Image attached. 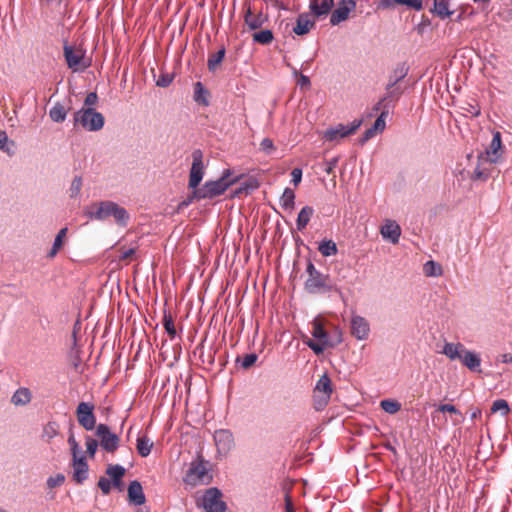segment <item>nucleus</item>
I'll return each mask as SVG.
<instances>
[{
    "mask_svg": "<svg viewBox=\"0 0 512 512\" xmlns=\"http://www.w3.org/2000/svg\"><path fill=\"white\" fill-rule=\"evenodd\" d=\"M81 188H82V178L81 177H78L76 176L73 180H72V183H71V186H70V196L72 198L78 196V194L80 193L81 191Z\"/></svg>",
    "mask_w": 512,
    "mask_h": 512,
    "instance_id": "46",
    "label": "nucleus"
},
{
    "mask_svg": "<svg viewBox=\"0 0 512 512\" xmlns=\"http://www.w3.org/2000/svg\"><path fill=\"white\" fill-rule=\"evenodd\" d=\"M213 479L212 464L206 460L200 452L190 462L189 468L184 476V482L192 487L208 485Z\"/></svg>",
    "mask_w": 512,
    "mask_h": 512,
    "instance_id": "1",
    "label": "nucleus"
},
{
    "mask_svg": "<svg viewBox=\"0 0 512 512\" xmlns=\"http://www.w3.org/2000/svg\"><path fill=\"white\" fill-rule=\"evenodd\" d=\"M252 39L258 44L269 45L274 40V35L269 29H259L252 34Z\"/></svg>",
    "mask_w": 512,
    "mask_h": 512,
    "instance_id": "28",
    "label": "nucleus"
},
{
    "mask_svg": "<svg viewBox=\"0 0 512 512\" xmlns=\"http://www.w3.org/2000/svg\"><path fill=\"white\" fill-rule=\"evenodd\" d=\"M510 411L508 402L504 399H498L493 402L491 406V412L496 413L500 412L502 415H507Z\"/></svg>",
    "mask_w": 512,
    "mask_h": 512,
    "instance_id": "41",
    "label": "nucleus"
},
{
    "mask_svg": "<svg viewBox=\"0 0 512 512\" xmlns=\"http://www.w3.org/2000/svg\"><path fill=\"white\" fill-rule=\"evenodd\" d=\"M244 26L249 31H256L263 27L268 21V17L262 11H253L250 5L245 7L244 12Z\"/></svg>",
    "mask_w": 512,
    "mask_h": 512,
    "instance_id": "14",
    "label": "nucleus"
},
{
    "mask_svg": "<svg viewBox=\"0 0 512 512\" xmlns=\"http://www.w3.org/2000/svg\"><path fill=\"white\" fill-rule=\"evenodd\" d=\"M306 272L308 277L304 283V288L308 293L318 294L331 290L329 275L323 274L317 270L312 262H308Z\"/></svg>",
    "mask_w": 512,
    "mask_h": 512,
    "instance_id": "5",
    "label": "nucleus"
},
{
    "mask_svg": "<svg viewBox=\"0 0 512 512\" xmlns=\"http://www.w3.org/2000/svg\"><path fill=\"white\" fill-rule=\"evenodd\" d=\"M125 468L122 465H108L106 469V474L109 476V479L112 481L113 486L119 487L121 485V480L125 475Z\"/></svg>",
    "mask_w": 512,
    "mask_h": 512,
    "instance_id": "25",
    "label": "nucleus"
},
{
    "mask_svg": "<svg viewBox=\"0 0 512 512\" xmlns=\"http://www.w3.org/2000/svg\"><path fill=\"white\" fill-rule=\"evenodd\" d=\"M56 437H59V424L54 421L48 422L43 428L42 438L50 444Z\"/></svg>",
    "mask_w": 512,
    "mask_h": 512,
    "instance_id": "30",
    "label": "nucleus"
},
{
    "mask_svg": "<svg viewBox=\"0 0 512 512\" xmlns=\"http://www.w3.org/2000/svg\"><path fill=\"white\" fill-rule=\"evenodd\" d=\"M96 436L100 440L102 448H117L119 437L113 433L106 424H99L96 427Z\"/></svg>",
    "mask_w": 512,
    "mask_h": 512,
    "instance_id": "15",
    "label": "nucleus"
},
{
    "mask_svg": "<svg viewBox=\"0 0 512 512\" xmlns=\"http://www.w3.org/2000/svg\"><path fill=\"white\" fill-rule=\"evenodd\" d=\"M501 146H502L501 134H500V132L497 131L493 134V138L490 143V151L493 154H496L498 152V150L501 148Z\"/></svg>",
    "mask_w": 512,
    "mask_h": 512,
    "instance_id": "47",
    "label": "nucleus"
},
{
    "mask_svg": "<svg viewBox=\"0 0 512 512\" xmlns=\"http://www.w3.org/2000/svg\"><path fill=\"white\" fill-rule=\"evenodd\" d=\"M75 125H81L87 131H99L104 126V116L93 108H82L74 115Z\"/></svg>",
    "mask_w": 512,
    "mask_h": 512,
    "instance_id": "6",
    "label": "nucleus"
},
{
    "mask_svg": "<svg viewBox=\"0 0 512 512\" xmlns=\"http://www.w3.org/2000/svg\"><path fill=\"white\" fill-rule=\"evenodd\" d=\"M163 326L170 338L173 339L176 336V328L174 325L173 317L170 313H164Z\"/></svg>",
    "mask_w": 512,
    "mask_h": 512,
    "instance_id": "39",
    "label": "nucleus"
},
{
    "mask_svg": "<svg viewBox=\"0 0 512 512\" xmlns=\"http://www.w3.org/2000/svg\"><path fill=\"white\" fill-rule=\"evenodd\" d=\"M226 54L225 47H221L217 52L211 53L207 60V67L210 72H215L220 67Z\"/></svg>",
    "mask_w": 512,
    "mask_h": 512,
    "instance_id": "26",
    "label": "nucleus"
},
{
    "mask_svg": "<svg viewBox=\"0 0 512 512\" xmlns=\"http://www.w3.org/2000/svg\"><path fill=\"white\" fill-rule=\"evenodd\" d=\"M64 481H65V476L61 473H58L54 476H50L47 479V486L52 489V488L61 486L64 483Z\"/></svg>",
    "mask_w": 512,
    "mask_h": 512,
    "instance_id": "45",
    "label": "nucleus"
},
{
    "mask_svg": "<svg viewBox=\"0 0 512 512\" xmlns=\"http://www.w3.org/2000/svg\"><path fill=\"white\" fill-rule=\"evenodd\" d=\"M258 188V183L256 180H250L248 182L242 183L234 192L236 196H240L241 194H248L250 191Z\"/></svg>",
    "mask_w": 512,
    "mask_h": 512,
    "instance_id": "40",
    "label": "nucleus"
},
{
    "mask_svg": "<svg viewBox=\"0 0 512 512\" xmlns=\"http://www.w3.org/2000/svg\"><path fill=\"white\" fill-rule=\"evenodd\" d=\"M98 443L95 439H90L86 442V448H97Z\"/></svg>",
    "mask_w": 512,
    "mask_h": 512,
    "instance_id": "62",
    "label": "nucleus"
},
{
    "mask_svg": "<svg viewBox=\"0 0 512 512\" xmlns=\"http://www.w3.org/2000/svg\"><path fill=\"white\" fill-rule=\"evenodd\" d=\"M438 411L439 412H448V413H454V414H458L459 411L458 409L454 406V405H451V404H442L438 407Z\"/></svg>",
    "mask_w": 512,
    "mask_h": 512,
    "instance_id": "54",
    "label": "nucleus"
},
{
    "mask_svg": "<svg viewBox=\"0 0 512 512\" xmlns=\"http://www.w3.org/2000/svg\"><path fill=\"white\" fill-rule=\"evenodd\" d=\"M497 361H500L502 363H512V354L511 353H504L498 356Z\"/></svg>",
    "mask_w": 512,
    "mask_h": 512,
    "instance_id": "59",
    "label": "nucleus"
},
{
    "mask_svg": "<svg viewBox=\"0 0 512 512\" xmlns=\"http://www.w3.org/2000/svg\"><path fill=\"white\" fill-rule=\"evenodd\" d=\"M305 343L317 355L322 354L327 347H331L330 345L324 344L323 341H319V340L314 341V340L309 339Z\"/></svg>",
    "mask_w": 512,
    "mask_h": 512,
    "instance_id": "43",
    "label": "nucleus"
},
{
    "mask_svg": "<svg viewBox=\"0 0 512 512\" xmlns=\"http://www.w3.org/2000/svg\"><path fill=\"white\" fill-rule=\"evenodd\" d=\"M441 353L447 356L450 360H460L461 363L470 371L481 372V358L479 354L467 350L465 346L460 342L445 343Z\"/></svg>",
    "mask_w": 512,
    "mask_h": 512,
    "instance_id": "3",
    "label": "nucleus"
},
{
    "mask_svg": "<svg viewBox=\"0 0 512 512\" xmlns=\"http://www.w3.org/2000/svg\"><path fill=\"white\" fill-rule=\"evenodd\" d=\"M314 390L322 393H328L329 395L332 394L331 380L327 374H324L319 378Z\"/></svg>",
    "mask_w": 512,
    "mask_h": 512,
    "instance_id": "38",
    "label": "nucleus"
},
{
    "mask_svg": "<svg viewBox=\"0 0 512 512\" xmlns=\"http://www.w3.org/2000/svg\"><path fill=\"white\" fill-rule=\"evenodd\" d=\"M260 150L263 151L265 154H271L275 150L273 141L270 138H264L260 142Z\"/></svg>",
    "mask_w": 512,
    "mask_h": 512,
    "instance_id": "49",
    "label": "nucleus"
},
{
    "mask_svg": "<svg viewBox=\"0 0 512 512\" xmlns=\"http://www.w3.org/2000/svg\"><path fill=\"white\" fill-rule=\"evenodd\" d=\"M136 441V448H152L153 446V443L144 432H138L136 434Z\"/></svg>",
    "mask_w": 512,
    "mask_h": 512,
    "instance_id": "44",
    "label": "nucleus"
},
{
    "mask_svg": "<svg viewBox=\"0 0 512 512\" xmlns=\"http://www.w3.org/2000/svg\"><path fill=\"white\" fill-rule=\"evenodd\" d=\"M97 100V94L95 92H91L86 96L84 104L85 106H87V108H92V106H94L97 103Z\"/></svg>",
    "mask_w": 512,
    "mask_h": 512,
    "instance_id": "52",
    "label": "nucleus"
},
{
    "mask_svg": "<svg viewBox=\"0 0 512 512\" xmlns=\"http://www.w3.org/2000/svg\"><path fill=\"white\" fill-rule=\"evenodd\" d=\"M423 272L426 276L437 277L442 275L443 270L440 264L436 263L433 260H430L424 264Z\"/></svg>",
    "mask_w": 512,
    "mask_h": 512,
    "instance_id": "35",
    "label": "nucleus"
},
{
    "mask_svg": "<svg viewBox=\"0 0 512 512\" xmlns=\"http://www.w3.org/2000/svg\"><path fill=\"white\" fill-rule=\"evenodd\" d=\"M292 180L291 182L298 186L302 179V170L300 168H294L291 172Z\"/></svg>",
    "mask_w": 512,
    "mask_h": 512,
    "instance_id": "53",
    "label": "nucleus"
},
{
    "mask_svg": "<svg viewBox=\"0 0 512 512\" xmlns=\"http://www.w3.org/2000/svg\"><path fill=\"white\" fill-rule=\"evenodd\" d=\"M207 94H208V92L205 90V88L201 82H196L194 84V100L197 103L207 106L208 105V100L206 98Z\"/></svg>",
    "mask_w": 512,
    "mask_h": 512,
    "instance_id": "37",
    "label": "nucleus"
},
{
    "mask_svg": "<svg viewBox=\"0 0 512 512\" xmlns=\"http://www.w3.org/2000/svg\"><path fill=\"white\" fill-rule=\"evenodd\" d=\"M63 51L68 67L74 72L85 70L89 66L85 63V51L81 47L65 44Z\"/></svg>",
    "mask_w": 512,
    "mask_h": 512,
    "instance_id": "7",
    "label": "nucleus"
},
{
    "mask_svg": "<svg viewBox=\"0 0 512 512\" xmlns=\"http://www.w3.org/2000/svg\"><path fill=\"white\" fill-rule=\"evenodd\" d=\"M66 233H67V228H62L58 232V234L55 237L53 247L50 250V252L48 253V257L49 258L55 257L56 254L58 253V251L61 249V247L63 245V240H64V238L66 236Z\"/></svg>",
    "mask_w": 512,
    "mask_h": 512,
    "instance_id": "36",
    "label": "nucleus"
},
{
    "mask_svg": "<svg viewBox=\"0 0 512 512\" xmlns=\"http://www.w3.org/2000/svg\"><path fill=\"white\" fill-rule=\"evenodd\" d=\"M331 395L328 393L313 391V406L317 411L323 410L330 400Z\"/></svg>",
    "mask_w": 512,
    "mask_h": 512,
    "instance_id": "33",
    "label": "nucleus"
},
{
    "mask_svg": "<svg viewBox=\"0 0 512 512\" xmlns=\"http://www.w3.org/2000/svg\"><path fill=\"white\" fill-rule=\"evenodd\" d=\"M257 360V355L254 353L246 354L241 360V367L244 369L250 368Z\"/></svg>",
    "mask_w": 512,
    "mask_h": 512,
    "instance_id": "50",
    "label": "nucleus"
},
{
    "mask_svg": "<svg viewBox=\"0 0 512 512\" xmlns=\"http://www.w3.org/2000/svg\"><path fill=\"white\" fill-rule=\"evenodd\" d=\"M319 252L324 257L334 256L338 253V248L333 240H323L318 246Z\"/></svg>",
    "mask_w": 512,
    "mask_h": 512,
    "instance_id": "32",
    "label": "nucleus"
},
{
    "mask_svg": "<svg viewBox=\"0 0 512 512\" xmlns=\"http://www.w3.org/2000/svg\"><path fill=\"white\" fill-rule=\"evenodd\" d=\"M312 336L319 341H323L324 344L330 346H336L341 342L340 336L333 340L324 328L323 322L320 319H314L312 322Z\"/></svg>",
    "mask_w": 512,
    "mask_h": 512,
    "instance_id": "17",
    "label": "nucleus"
},
{
    "mask_svg": "<svg viewBox=\"0 0 512 512\" xmlns=\"http://www.w3.org/2000/svg\"><path fill=\"white\" fill-rule=\"evenodd\" d=\"M313 213L314 210L310 206H305L300 210L296 220V226L299 231H302L303 229L306 228Z\"/></svg>",
    "mask_w": 512,
    "mask_h": 512,
    "instance_id": "27",
    "label": "nucleus"
},
{
    "mask_svg": "<svg viewBox=\"0 0 512 512\" xmlns=\"http://www.w3.org/2000/svg\"><path fill=\"white\" fill-rule=\"evenodd\" d=\"M81 451L82 450H72L73 479L78 484H82L88 478V464L86 457L81 454Z\"/></svg>",
    "mask_w": 512,
    "mask_h": 512,
    "instance_id": "11",
    "label": "nucleus"
},
{
    "mask_svg": "<svg viewBox=\"0 0 512 512\" xmlns=\"http://www.w3.org/2000/svg\"><path fill=\"white\" fill-rule=\"evenodd\" d=\"M231 171L224 170L222 176L215 181H207L201 188L193 191V197L197 199H211L223 194L231 185L239 180V177L230 179Z\"/></svg>",
    "mask_w": 512,
    "mask_h": 512,
    "instance_id": "4",
    "label": "nucleus"
},
{
    "mask_svg": "<svg viewBox=\"0 0 512 512\" xmlns=\"http://www.w3.org/2000/svg\"><path fill=\"white\" fill-rule=\"evenodd\" d=\"M334 6V0H311L310 11L314 17L320 18L329 14Z\"/></svg>",
    "mask_w": 512,
    "mask_h": 512,
    "instance_id": "19",
    "label": "nucleus"
},
{
    "mask_svg": "<svg viewBox=\"0 0 512 512\" xmlns=\"http://www.w3.org/2000/svg\"><path fill=\"white\" fill-rule=\"evenodd\" d=\"M112 481L107 477H100L98 481V487L101 489L102 493L107 495L110 493L112 488Z\"/></svg>",
    "mask_w": 512,
    "mask_h": 512,
    "instance_id": "48",
    "label": "nucleus"
},
{
    "mask_svg": "<svg viewBox=\"0 0 512 512\" xmlns=\"http://www.w3.org/2000/svg\"><path fill=\"white\" fill-rule=\"evenodd\" d=\"M135 254V249L134 248H129V249H126V250H123L122 251V254L120 256V260H129L132 258V256Z\"/></svg>",
    "mask_w": 512,
    "mask_h": 512,
    "instance_id": "56",
    "label": "nucleus"
},
{
    "mask_svg": "<svg viewBox=\"0 0 512 512\" xmlns=\"http://www.w3.org/2000/svg\"><path fill=\"white\" fill-rule=\"evenodd\" d=\"M380 233L384 239L397 244L401 235V228L395 221L386 220L385 224L381 227Z\"/></svg>",
    "mask_w": 512,
    "mask_h": 512,
    "instance_id": "18",
    "label": "nucleus"
},
{
    "mask_svg": "<svg viewBox=\"0 0 512 512\" xmlns=\"http://www.w3.org/2000/svg\"><path fill=\"white\" fill-rule=\"evenodd\" d=\"M315 25V21L311 20L308 14H300L296 21L293 32L297 35L307 34Z\"/></svg>",
    "mask_w": 512,
    "mask_h": 512,
    "instance_id": "22",
    "label": "nucleus"
},
{
    "mask_svg": "<svg viewBox=\"0 0 512 512\" xmlns=\"http://www.w3.org/2000/svg\"><path fill=\"white\" fill-rule=\"evenodd\" d=\"M205 512H225L226 503L222 501V493L216 487L207 489L202 498Z\"/></svg>",
    "mask_w": 512,
    "mask_h": 512,
    "instance_id": "8",
    "label": "nucleus"
},
{
    "mask_svg": "<svg viewBox=\"0 0 512 512\" xmlns=\"http://www.w3.org/2000/svg\"><path fill=\"white\" fill-rule=\"evenodd\" d=\"M50 118L57 123L63 122L67 116L66 108L60 104L56 103L49 111Z\"/></svg>",
    "mask_w": 512,
    "mask_h": 512,
    "instance_id": "34",
    "label": "nucleus"
},
{
    "mask_svg": "<svg viewBox=\"0 0 512 512\" xmlns=\"http://www.w3.org/2000/svg\"><path fill=\"white\" fill-rule=\"evenodd\" d=\"M362 121L354 120L350 127L338 124L336 127L330 128L324 132V138L327 141H336L354 134L360 127Z\"/></svg>",
    "mask_w": 512,
    "mask_h": 512,
    "instance_id": "13",
    "label": "nucleus"
},
{
    "mask_svg": "<svg viewBox=\"0 0 512 512\" xmlns=\"http://www.w3.org/2000/svg\"><path fill=\"white\" fill-rule=\"evenodd\" d=\"M356 9L355 0H341L338 2L337 7L332 11L330 23L338 25L349 18V14Z\"/></svg>",
    "mask_w": 512,
    "mask_h": 512,
    "instance_id": "12",
    "label": "nucleus"
},
{
    "mask_svg": "<svg viewBox=\"0 0 512 512\" xmlns=\"http://www.w3.org/2000/svg\"><path fill=\"white\" fill-rule=\"evenodd\" d=\"M128 499L130 503L136 506H141L145 503L146 498L143 492L142 485L139 481L134 480L129 484Z\"/></svg>",
    "mask_w": 512,
    "mask_h": 512,
    "instance_id": "20",
    "label": "nucleus"
},
{
    "mask_svg": "<svg viewBox=\"0 0 512 512\" xmlns=\"http://www.w3.org/2000/svg\"><path fill=\"white\" fill-rule=\"evenodd\" d=\"M171 82H172V77L169 76L168 74H166V75H162L161 77H159L156 84L159 87H167V86H169V84Z\"/></svg>",
    "mask_w": 512,
    "mask_h": 512,
    "instance_id": "55",
    "label": "nucleus"
},
{
    "mask_svg": "<svg viewBox=\"0 0 512 512\" xmlns=\"http://www.w3.org/2000/svg\"><path fill=\"white\" fill-rule=\"evenodd\" d=\"M204 176L203 152L196 149L192 153V165L189 174V188L197 190Z\"/></svg>",
    "mask_w": 512,
    "mask_h": 512,
    "instance_id": "10",
    "label": "nucleus"
},
{
    "mask_svg": "<svg viewBox=\"0 0 512 512\" xmlns=\"http://www.w3.org/2000/svg\"><path fill=\"white\" fill-rule=\"evenodd\" d=\"M396 5H405L416 11L423 9L422 0H381L380 7L382 8H394Z\"/></svg>",
    "mask_w": 512,
    "mask_h": 512,
    "instance_id": "21",
    "label": "nucleus"
},
{
    "mask_svg": "<svg viewBox=\"0 0 512 512\" xmlns=\"http://www.w3.org/2000/svg\"><path fill=\"white\" fill-rule=\"evenodd\" d=\"M378 133L377 130H373V126L367 129L363 135L362 142H366L369 139L373 138Z\"/></svg>",
    "mask_w": 512,
    "mask_h": 512,
    "instance_id": "57",
    "label": "nucleus"
},
{
    "mask_svg": "<svg viewBox=\"0 0 512 512\" xmlns=\"http://www.w3.org/2000/svg\"><path fill=\"white\" fill-rule=\"evenodd\" d=\"M295 194L290 188H285L281 198L280 205L286 211H292L295 205Z\"/></svg>",
    "mask_w": 512,
    "mask_h": 512,
    "instance_id": "31",
    "label": "nucleus"
},
{
    "mask_svg": "<svg viewBox=\"0 0 512 512\" xmlns=\"http://www.w3.org/2000/svg\"><path fill=\"white\" fill-rule=\"evenodd\" d=\"M31 401V392L28 388H19L13 394L11 402L14 405H26Z\"/></svg>",
    "mask_w": 512,
    "mask_h": 512,
    "instance_id": "29",
    "label": "nucleus"
},
{
    "mask_svg": "<svg viewBox=\"0 0 512 512\" xmlns=\"http://www.w3.org/2000/svg\"><path fill=\"white\" fill-rule=\"evenodd\" d=\"M385 116H386V112H382L380 114V116L376 119V121L373 125V130L382 132L385 129V126H386Z\"/></svg>",
    "mask_w": 512,
    "mask_h": 512,
    "instance_id": "51",
    "label": "nucleus"
},
{
    "mask_svg": "<svg viewBox=\"0 0 512 512\" xmlns=\"http://www.w3.org/2000/svg\"><path fill=\"white\" fill-rule=\"evenodd\" d=\"M431 12L437 15L441 19H446L453 14V11L450 10V1L449 0H434L433 8Z\"/></svg>",
    "mask_w": 512,
    "mask_h": 512,
    "instance_id": "24",
    "label": "nucleus"
},
{
    "mask_svg": "<svg viewBox=\"0 0 512 512\" xmlns=\"http://www.w3.org/2000/svg\"><path fill=\"white\" fill-rule=\"evenodd\" d=\"M88 215L91 219L106 220L113 217L118 225L126 226L129 220L127 210L113 201H102L89 207Z\"/></svg>",
    "mask_w": 512,
    "mask_h": 512,
    "instance_id": "2",
    "label": "nucleus"
},
{
    "mask_svg": "<svg viewBox=\"0 0 512 512\" xmlns=\"http://www.w3.org/2000/svg\"><path fill=\"white\" fill-rule=\"evenodd\" d=\"M307 457H309V455H304V451L302 450H297L296 453L293 455V458L299 462L297 465H301V461Z\"/></svg>",
    "mask_w": 512,
    "mask_h": 512,
    "instance_id": "60",
    "label": "nucleus"
},
{
    "mask_svg": "<svg viewBox=\"0 0 512 512\" xmlns=\"http://www.w3.org/2000/svg\"><path fill=\"white\" fill-rule=\"evenodd\" d=\"M217 448H229L234 443L233 435L229 430L221 429L214 433Z\"/></svg>",
    "mask_w": 512,
    "mask_h": 512,
    "instance_id": "23",
    "label": "nucleus"
},
{
    "mask_svg": "<svg viewBox=\"0 0 512 512\" xmlns=\"http://www.w3.org/2000/svg\"><path fill=\"white\" fill-rule=\"evenodd\" d=\"M301 84L302 85H308L310 84L309 78L307 76L302 75L301 76Z\"/></svg>",
    "mask_w": 512,
    "mask_h": 512,
    "instance_id": "64",
    "label": "nucleus"
},
{
    "mask_svg": "<svg viewBox=\"0 0 512 512\" xmlns=\"http://www.w3.org/2000/svg\"><path fill=\"white\" fill-rule=\"evenodd\" d=\"M380 406L385 412L390 414H395L401 409L400 403L394 400H382Z\"/></svg>",
    "mask_w": 512,
    "mask_h": 512,
    "instance_id": "42",
    "label": "nucleus"
},
{
    "mask_svg": "<svg viewBox=\"0 0 512 512\" xmlns=\"http://www.w3.org/2000/svg\"><path fill=\"white\" fill-rule=\"evenodd\" d=\"M370 333L368 321L361 316H353L351 319V334L358 340H366Z\"/></svg>",
    "mask_w": 512,
    "mask_h": 512,
    "instance_id": "16",
    "label": "nucleus"
},
{
    "mask_svg": "<svg viewBox=\"0 0 512 512\" xmlns=\"http://www.w3.org/2000/svg\"><path fill=\"white\" fill-rule=\"evenodd\" d=\"M8 138L5 132L0 131V149H4V146L7 142Z\"/></svg>",
    "mask_w": 512,
    "mask_h": 512,
    "instance_id": "61",
    "label": "nucleus"
},
{
    "mask_svg": "<svg viewBox=\"0 0 512 512\" xmlns=\"http://www.w3.org/2000/svg\"><path fill=\"white\" fill-rule=\"evenodd\" d=\"M68 443L71 446V448H78V443L76 442V440L73 437V435L69 436Z\"/></svg>",
    "mask_w": 512,
    "mask_h": 512,
    "instance_id": "63",
    "label": "nucleus"
},
{
    "mask_svg": "<svg viewBox=\"0 0 512 512\" xmlns=\"http://www.w3.org/2000/svg\"><path fill=\"white\" fill-rule=\"evenodd\" d=\"M337 162H338V160L336 158H334V159L330 160L329 162H327V165H326V168H325V172L327 174H332L333 171H334V168L337 165Z\"/></svg>",
    "mask_w": 512,
    "mask_h": 512,
    "instance_id": "58",
    "label": "nucleus"
},
{
    "mask_svg": "<svg viewBox=\"0 0 512 512\" xmlns=\"http://www.w3.org/2000/svg\"><path fill=\"white\" fill-rule=\"evenodd\" d=\"M75 413L79 425L85 430L90 431L97 427L94 405L92 403L80 402Z\"/></svg>",
    "mask_w": 512,
    "mask_h": 512,
    "instance_id": "9",
    "label": "nucleus"
}]
</instances>
